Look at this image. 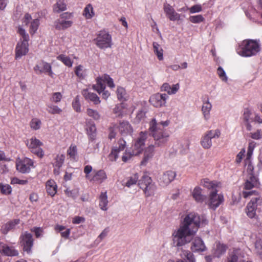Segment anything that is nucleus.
Segmentation results:
<instances>
[{"label":"nucleus","mask_w":262,"mask_h":262,"mask_svg":"<svg viewBox=\"0 0 262 262\" xmlns=\"http://www.w3.org/2000/svg\"><path fill=\"white\" fill-rule=\"evenodd\" d=\"M31 167H33V162L29 158H26L16 164L17 170L23 173L29 172Z\"/></svg>","instance_id":"obj_14"},{"label":"nucleus","mask_w":262,"mask_h":262,"mask_svg":"<svg viewBox=\"0 0 262 262\" xmlns=\"http://www.w3.org/2000/svg\"><path fill=\"white\" fill-rule=\"evenodd\" d=\"M46 190L47 193L53 196L57 192V185L54 181L52 180H48L46 183Z\"/></svg>","instance_id":"obj_27"},{"label":"nucleus","mask_w":262,"mask_h":262,"mask_svg":"<svg viewBox=\"0 0 262 262\" xmlns=\"http://www.w3.org/2000/svg\"><path fill=\"white\" fill-rule=\"evenodd\" d=\"M217 191H211L210 193L207 204L209 208L215 209L224 201V196L222 194H217Z\"/></svg>","instance_id":"obj_8"},{"label":"nucleus","mask_w":262,"mask_h":262,"mask_svg":"<svg viewBox=\"0 0 262 262\" xmlns=\"http://www.w3.org/2000/svg\"><path fill=\"white\" fill-rule=\"evenodd\" d=\"M168 96L166 94L157 93L152 95L149 98V102L156 107H162L165 105Z\"/></svg>","instance_id":"obj_9"},{"label":"nucleus","mask_w":262,"mask_h":262,"mask_svg":"<svg viewBox=\"0 0 262 262\" xmlns=\"http://www.w3.org/2000/svg\"><path fill=\"white\" fill-rule=\"evenodd\" d=\"M62 98V95L59 92H56L53 94L52 97L51 98V101L58 103L60 101Z\"/></svg>","instance_id":"obj_56"},{"label":"nucleus","mask_w":262,"mask_h":262,"mask_svg":"<svg viewBox=\"0 0 262 262\" xmlns=\"http://www.w3.org/2000/svg\"><path fill=\"white\" fill-rule=\"evenodd\" d=\"M39 25V20L38 18L34 19L31 21L30 26V33L33 35L38 29Z\"/></svg>","instance_id":"obj_42"},{"label":"nucleus","mask_w":262,"mask_h":262,"mask_svg":"<svg viewBox=\"0 0 262 262\" xmlns=\"http://www.w3.org/2000/svg\"><path fill=\"white\" fill-rule=\"evenodd\" d=\"M29 51L28 41H19L15 49V59H20L25 56Z\"/></svg>","instance_id":"obj_11"},{"label":"nucleus","mask_w":262,"mask_h":262,"mask_svg":"<svg viewBox=\"0 0 262 262\" xmlns=\"http://www.w3.org/2000/svg\"><path fill=\"white\" fill-rule=\"evenodd\" d=\"M255 249L259 255H262V239L256 240L255 244Z\"/></svg>","instance_id":"obj_60"},{"label":"nucleus","mask_w":262,"mask_h":262,"mask_svg":"<svg viewBox=\"0 0 262 262\" xmlns=\"http://www.w3.org/2000/svg\"><path fill=\"white\" fill-rule=\"evenodd\" d=\"M65 156L63 155H57L56 158V161L53 164L54 167L60 168L64 161Z\"/></svg>","instance_id":"obj_44"},{"label":"nucleus","mask_w":262,"mask_h":262,"mask_svg":"<svg viewBox=\"0 0 262 262\" xmlns=\"http://www.w3.org/2000/svg\"><path fill=\"white\" fill-rule=\"evenodd\" d=\"M207 223L208 221L204 215L200 216L196 213L191 212L185 216L180 227L173 232V246L177 248V251H181V257L186 258L187 262H195V258L190 251L183 250V246L192 240L200 227H203Z\"/></svg>","instance_id":"obj_1"},{"label":"nucleus","mask_w":262,"mask_h":262,"mask_svg":"<svg viewBox=\"0 0 262 262\" xmlns=\"http://www.w3.org/2000/svg\"><path fill=\"white\" fill-rule=\"evenodd\" d=\"M83 15L86 19H91L95 15L94 9L91 4L86 5L83 10Z\"/></svg>","instance_id":"obj_36"},{"label":"nucleus","mask_w":262,"mask_h":262,"mask_svg":"<svg viewBox=\"0 0 262 262\" xmlns=\"http://www.w3.org/2000/svg\"><path fill=\"white\" fill-rule=\"evenodd\" d=\"M40 66H41V71H40V72H42V73H47L49 76L53 77V73L50 63L41 61H40Z\"/></svg>","instance_id":"obj_34"},{"label":"nucleus","mask_w":262,"mask_h":262,"mask_svg":"<svg viewBox=\"0 0 262 262\" xmlns=\"http://www.w3.org/2000/svg\"><path fill=\"white\" fill-rule=\"evenodd\" d=\"M40 147V146H38L35 148L32 149L31 151L39 158H42L44 155V152L42 148Z\"/></svg>","instance_id":"obj_59"},{"label":"nucleus","mask_w":262,"mask_h":262,"mask_svg":"<svg viewBox=\"0 0 262 262\" xmlns=\"http://www.w3.org/2000/svg\"><path fill=\"white\" fill-rule=\"evenodd\" d=\"M11 183L12 184H19L21 185H25L28 184V181L27 180H20L17 178H13L11 179Z\"/></svg>","instance_id":"obj_58"},{"label":"nucleus","mask_w":262,"mask_h":262,"mask_svg":"<svg viewBox=\"0 0 262 262\" xmlns=\"http://www.w3.org/2000/svg\"><path fill=\"white\" fill-rule=\"evenodd\" d=\"M0 252L9 256H16L18 254V251L13 247H9L3 243H0Z\"/></svg>","instance_id":"obj_19"},{"label":"nucleus","mask_w":262,"mask_h":262,"mask_svg":"<svg viewBox=\"0 0 262 262\" xmlns=\"http://www.w3.org/2000/svg\"><path fill=\"white\" fill-rule=\"evenodd\" d=\"M117 95L119 100L123 101L127 100V96L125 90L123 88L120 87L117 89Z\"/></svg>","instance_id":"obj_40"},{"label":"nucleus","mask_w":262,"mask_h":262,"mask_svg":"<svg viewBox=\"0 0 262 262\" xmlns=\"http://www.w3.org/2000/svg\"><path fill=\"white\" fill-rule=\"evenodd\" d=\"M73 22L71 20H57L54 23V26L57 30L68 28L72 26Z\"/></svg>","instance_id":"obj_28"},{"label":"nucleus","mask_w":262,"mask_h":262,"mask_svg":"<svg viewBox=\"0 0 262 262\" xmlns=\"http://www.w3.org/2000/svg\"><path fill=\"white\" fill-rule=\"evenodd\" d=\"M250 135V137L254 140H259L262 138V132L260 129H257L254 133H251Z\"/></svg>","instance_id":"obj_54"},{"label":"nucleus","mask_w":262,"mask_h":262,"mask_svg":"<svg viewBox=\"0 0 262 262\" xmlns=\"http://www.w3.org/2000/svg\"><path fill=\"white\" fill-rule=\"evenodd\" d=\"M93 89L97 91L99 94L102 93V98L105 99H106L110 95V93L107 91L105 90V89H101V88L99 87L97 84H94L93 85Z\"/></svg>","instance_id":"obj_39"},{"label":"nucleus","mask_w":262,"mask_h":262,"mask_svg":"<svg viewBox=\"0 0 262 262\" xmlns=\"http://www.w3.org/2000/svg\"><path fill=\"white\" fill-rule=\"evenodd\" d=\"M19 222L20 220L19 219H15L6 224L5 225V229L7 232L8 231L13 229L16 225L19 223Z\"/></svg>","instance_id":"obj_46"},{"label":"nucleus","mask_w":262,"mask_h":262,"mask_svg":"<svg viewBox=\"0 0 262 262\" xmlns=\"http://www.w3.org/2000/svg\"><path fill=\"white\" fill-rule=\"evenodd\" d=\"M147 133L146 132H141L138 137L135 140L133 145V154L138 155L143 150L145 141L147 138Z\"/></svg>","instance_id":"obj_7"},{"label":"nucleus","mask_w":262,"mask_h":262,"mask_svg":"<svg viewBox=\"0 0 262 262\" xmlns=\"http://www.w3.org/2000/svg\"><path fill=\"white\" fill-rule=\"evenodd\" d=\"M217 74L220 79L225 82H227L228 78L226 75L225 71L221 67H219L217 70Z\"/></svg>","instance_id":"obj_50"},{"label":"nucleus","mask_w":262,"mask_h":262,"mask_svg":"<svg viewBox=\"0 0 262 262\" xmlns=\"http://www.w3.org/2000/svg\"><path fill=\"white\" fill-rule=\"evenodd\" d=\"M66 5L63 0H57L56 4L54 6L53 10L55 12L59 13L66 9Z\"/></svg>","instance_id":"obj_37"},{"label":"nucleus","mask_w":262,"mask_h":262,"mask_svg":"<svg viewBox=\"0 0 262 262\" xmlns=\"http://www.w3.org/2000/svg\"><path fill=\"white\" fill-rule=\"evenodd\" d=\"M118 146H114L112 148L111 152L108 156L110 160L112 161H116L118 157L119 152L124 149L126 146V142L124 140L120 139L118 141Z\"/></svg>","instance_id":"obj_12"},{"label":"nucleus","mask_w":262,"mask_h":262,"mask_svg":"<svg viewBox=\"0 0 262 262\" xmlns=\"http://www.w3.org/2000/svg\"><path fill=\"white\" fill-rule=\"evenodd\" d=\"M227 247L225 245L220 243H216L213 249V255L215 257H219L226 251Z\"/></svg>","instance_id":"obj_25"},{"label":"nucleus","mask_w":262,"mask_h":262,"mask_svg":"<svg viewBox=\"0 0 262 262\" xmlns=\"http://www.w3.org/2000/svg\"><path fill=\"white\" fill-rule=\"evenodd\" d=\"M83 66L79 65L75 68V73L76 75L79 78H83L84 75L83 73Z\"/></svg>","instance_id":"obj_51"},{"label":"nucleus","mask_w":262,"mask_h":262,"mask_svg":"<svg viewBox=\"0 0 262 262\" xmlns=\"http://www.w3.org/2000/svg\"><path fill=\"white\" fill-rule=\"evenodd\" d=\"M201 185L203 187L212 191H218L217 189L221 187V184L215 181H211L206 178L201 180Z\"/></svg>","instance_id":"obj_18"},{"label":"nucleus","mask_w":262,"mask_h":262,"mask_svg":"<svg viewBox=\"0 0 262 262\" xmlns=\"http://www.w3.org/2000/svg\"><path fill=\"white\" fill-rule=\"evenodd\" d=\"M18 33L21 35L23 40L22 41H28L29 39V35L26 33L25 30L23 29L21 27H18Z\"/></svg>","instance_id":"obj_53"},{"label":"nucleus","mask_w":262,"mask_h":262,"mask_svg":"<svg viewBox=\"0 0 262 262\" xmlns=\"http://www.w3.org/2000/svg\"><path fill=\"white\" fill-rule=\"evenodd\" d=\"M203 17L201 15L191 16L189 17V20L193 23H199L203 21Z\"/></svg>","instance_id":"obj_55"},{"label":"nucleus","mask_w":262,"mask_h":262,"mask_svg":"<svg viewBox=\"0 0 262 262\" xmlns=\"http://www.w3.org/2000/svg\"><path fill=\"white\" fill-rule=\"evenodd\" d=\"M258 185L259 183L257 178L252 173H249L244 184L245 191H249L248 190L252 188H257Z\"/></svg>","instance_id":"obj_16"},{"label":"nucleus","mask_w":262,"mask_h":262,"mask_svg":"<svg viewBox=\"0 0 262 262\" xmlns=\"http://www.w3.org/2000/svg\"><path fill=\"white\" fill-rule=\"evenodd\" d=\"M220 135V132L217 129L207 131L202 138L201 145L205 149L210 148L212 146V139L219 138Z\"/></svg>","instance_id":"obj_6"},{"label":"nucleus","mask_w":262,"mask_h":262,"mask_svg":"<svg viewBox=\"0 0 262 262\" xmlns=\"http://www.w3.org/2000/svg\"><path fill=\"white\" fill-rule=\"evenodd\" d=\"M64 191L67 196L71 197L73 199L76 198L79 194L78 188H74L72 190L67 188Z\"/></svg>","instance_id":"obj_43"},{"label":"nucleus","mask_w":262,"mask_h":262,"mask_svg":"<svg viewBox=\"0 0 262 262\" xmlns=\"http://www.w3.org/2000/svg\"><path fill=\"white\" fill-rule=\"evenodd\" d=\"M87 114L90 117L93 118L95 120H98L100 118V115L95 110L88 108L87 110Z\"/></svg>","instance_id":"obj_52"},{"label":"nucleus","mask_w":262,"mask_h":262,"mask_svg":"<svg viewBox=\"0 0 262 262\" xmlns=\"http://www.w3.org/2000/svg\"><path fill=\"white\" fill-rule=\"evenodd\" d=\"M20 239V243L23 246L24 250L29 253L31 251L33 242L32 234L25 232L22 233Z\"/></svg>","instance_id":"obj_10"},{"label":"nucleus","mask_w":262,"mask_h":262,"mask_svg":"<svg viewBox=\"0 0 262 262\" xmlns=\"http://www.w3.org/2000/svg\"><path fill=\"white\" fill-rule=\"evenodd\" d=\"M26 144L30 150L42 145V142L35 137H32L30 139L27 140Z\"/></svg>","instance_id":"obj_29"},{"label":"nucleus","mask_w":262,"mask_h":262,"mask_svg":"<svg viewBox=\"0 0 262 262\" xmlns=\"http://www.w3.org/2000/svg\"><path fill=\"white\" fill-rule=\"evenodd\" d=\"M166 15L169 19L172 21L176 20L180 18V15L177 13L174 10H172L171 12H169V13L166 14Z\"/></svg>","instance_id":"obj_57"},{"label":"nucleus","mask_w":262,"mask_h":262,"mask_svg":"<svg viewBox=\"0 0 262 262\" xmlns=\"http://www.w3.org/2000/svg\"><path fill=\"white\" fill-rule=\"evenodd\" d=\"M82 94L86 100H91L95 104H98L100 103V100L98 96L96 94L89 92L88 89L83 90L82 92Z\"/></svg>","instance_id":"obj_24"},{"label":"nucleus","mask_w":262,"mask_h":262,"mask_svg":"<svg viewBox=\"0 0 262 262\" xmlns=\"http://www.w3.org/2000/svg\"><path fill=\"white\" fill-rule=\"evenodd\" d=\"M258 209L255 205L254 204L253 202H250L247 204L246 207V213L247 215L250 218H254L255 217L256 210Z\"/></svg>","instance_id":"obj_31"},{"label":"nucleus","mask_w":262,"mask_h":262,"mask_svg":"<svg viewBox=\"0 0 262 262\" xmlns=\"http://www.w3.org/2000/svg\"><path fill=\"white\" fill-rule=\"evenodd\" d=\"M106 179V174L105 172L102 170H100L95 172V174L93 176V177L91 180L97 181L99 183H102Z\"/></svg>","instance_id":"obj_32"},{"label":"nucleus","mask_w":262,"mask_h":262,"mask_svg":"<svg viewBox=\"0 0 262 262\" xmlns=\"http://www.w3.org/2000/svg\"><path fill=\"white\" fill-rule=\"evenodd\" d=\"M74 109L77 112H80V105L78 96H76L72 103Z\"/></svg>","instance_id":"obj_62"},{"label":"nucleus","mask_w":262,"mask_h":262,"mask_svg":"<svg viewBox=\"0 0 262 262\" xmlns=\"http://www.w3.org/2000/svg\"><path fill=\"white\" fill-rule=\"evenodd\" d=\"M212 108V105L209 102L208 99L203 102L202 107V111L204 115V119L208 120L210 118V112Z\"/></svg>","instance_id":"obj_26"},{"label":"nucleus","mask_w":262,"mask_h":262,"mask_svg":"<svg viewBox=\"0 0 262 262\" xmlns=\"http://www.w3.org/2000/svg\"><path fill=\"white\" fill-rule=\"evenodd\" d=\"M1 191L3 194L7 195L11 193L12 188L8 184L6 185H2L1 184L0 186Z\"/></svg>","instance_id":"obj_48"},{"label":"nucleus","mask_w":262,"mask_h":262,"mask_svg":"<svg viewBox=\"0 0 262 262\" xmlns=\"http://www.w3.org/2000/svg\"><path fill=\"white\" fill-rule=\"evenodd\" d=\"M239 260L238 256L235 252H233L228 259V262H239Z\"/></svg>","instance_id":"obj_63"},{"label":"nucleus","mask_w":262,"mask_h":262,"mask_svg":"<svg viewBox=\"0 0 262 262\" xmlns=\"http://www.w3.org/2000/svg\"><path fill=\"white\" fill-rule=\"evenodd\" d=\"M95 40L97 46L102 49L110 48L112 45V37L105 31H100Z\"/></svg>","instance_id":"obj_5"},{"label":"nucleus","mask_w":262,"mask_h":262,"mask_svg":"<svg viewBox=\"0 0 262 262\" xmlns=\"http://www.w3.org/2000/svg\"><path fill=\"white\" fill-rule=\"evenodd\" d=\"M138 185L143 190L146 196H149L154 195L156 190V186L150 177L148 176L144 175L139 181Z\"/></svg>","instance_id":"obj_4"},{"label":"nucleus","mask_w":262,"mask_h":262,"mask_svg":"<svg viewBox=\"0 0 262 262\" xmlns=\"http://www.w3.org/2000/svg\"><path fill=\"white\" fill-rule=\"evenodd\" d=\"M57 59L61 61L66 66L71 67L72 66L73 61L70 58L64 55H60L57 57Z\"/></svg>","instance_id":"obj_41"},{"label":"nucleus","mask_w":262,"mask_h":262,"mask_svg":"<svg viewBox=\"0 0 262 262\" xmlns=\"http://www.w3.org/2000/svg\"><path fill=\"white\" fill-rule=\"evenodd\" d=\"M192 195L194 199L198 202H202L205 198V195L202 194V189L199 187H195L194 188Z\"/></svg>","instance_id":"obj_30"},{"label":"nucleus","mask_w":262,"mask_h":262,"mask_svg":"<svg viewBox=\"0 0 262 262\" xmlns=\"http://www.w3.org/2000/svg\"><path fill=\"white\" fill-rule=\"evenodd\" d=\"M154 52L157 56L159 60H162L163 59V49L157 42H154L152 43Z\"/></svg>","instance_id":"obj_35"},{"label":"nucleus","mask_w":262,"mask_h":262,"mask_svg":"<svg viewBox=\"0 0 262 262\" xmlns=\"http://www.w3.org/2000/svg\"><path fill=\"white\" fill-rule=\"evenodd\" d=\"M119 129L122 136L131 134L133 132V128L127 121H122L120 123Z\"/></svg>","instance_id":"obj_23"},{"label":"nucleus","mask_w":262,"mask_h":262,"mask_svg":"<svg viewBox=\"0 0 262 262\" xmlns=\"http://www.w3.org/2000/svg\"><path fill=\"white\" fill-rule=\"evenodd\" d=\"M180 89V85L179 83L173 84L171 86L169 83H164L163 84L161 88V91L166 92L169 95L175 94L179 89Z\"/></svg>","instance_id":"obj_22"},{"label":"nucleus","mask_w":262,"mask_h":262,"mask_svg":"<svg viewBox=\"0 0 262 262\" xmlns=\"http://www.w3.org/2000/svg\"><path fill=\"white\" fill-rule=\"evenodd\" d=\"M96 130V128L95 125H91L88 130V134L91 138V139L94 140L95 138V132Z\"/></svg>","instance_id":"obj_61"},{"label":"nucleus","mask_w":262,"mask_h":262,"mask_svg":"<svg viewBox=\"0 0 262 262\" xmlns=\"http://www.w3.org/2000/svg\"><path fill=\"white\" fill-rule=\"evenodd\" d=\"M243 47L238 53L243 56L250 57L255 55L260 51V44L254 40H246L242 43Z\"/></svg>","instance_id":"obj_3"},{"label":"nucleus","mask_w":262,"mask_h":262,"mask_svg":"<svg viewBox=\"0 0 262 262\" xmlns=\"http://www.w3.org/2000/svg\"><path fill=\"white\" fill-rule=\"evenodd\" d=\"M205 248V246L200 237H196L193 239L191 247L192 251H204Z\"/></svg>","instance_id":"obj_20"},{"label":"nucleus","mask_w":262,"mask_h":262,"mask_svg":"<svg viewBox=\"0 0 262 262\" xmlns=\"http://www.w3.org/2000/svg\"><path fill=\"white\" fill-rule=\"evenodd\" d=\"M176 176V173L172 170L167 171L163 173L159 180V184L162 186H166L171 183Z\"/></svg>","instance_id":"obj_13"},{"label":"nucleus","mask_w":262,"mask_h":262,"mask_svg":"<svg viewBox=\"0 0 262 262\" xmlns=\"http://www.w3.org/2000/svg\"><path fill=\"white\" fill-rule=\"evenodd\" d=\"M68 155L72 159H75L77 154V147L75 145H71L67 151Z\"/></svg>","instance_id":"obj_49"},{"label":"nucleus","mask_w":262,"mask_h":262,"mask_svg":"<svg viewBox=\"0 0 262 262\" xmlns=\"http://www.w3.org/2000/svg\"><path fill=\"white\" fill-rule=\"evenodd\" d=\"M30 124L31 128L34 130H37L40 127L41 121L37 118H33L31 121Z\"/></svg>","instance_id":"obj_47"},{"label":"nucleus","mask_w":262,"mask_h":262,"mask_svg":"<svg viewBox=\"0 0 262 262\" xmlns=\"http://www.w3.org/2000/svg\"><path fill=\"white\" fill-rule=\"evenodd\" d=\"M139 177L138 174H135L134 176L129 178V179L126 182L125 186L127 187H130L132 185L136 184Z\"/></svg>","instance_id":"obj_45"},{"label":"nucleus","mask_w":262,"mask_h":262,"mask_svg":"<svg viewBox=\"0 0 262 262\" xmlns=\"http://www.w3.org/2000/svg\"><path fill=\"white\" fill-rule=\"evenodd\" d=\"M257 193V192L256 190L243 191V195L245 198H248L252 195H255L254 197L251 199V201L254 203L256 207L258 209H260L261 207H262V198L258 196Z\"/></svg>","instance_id":"obj_15"},{"label":"nucleus","mask_w":262,"mask_h":262,"mask_svg":"<svg viewBox=\"0 0 262 262\" xmlns=\"http://www.w3.org/2000/svg\"><path fill=\"white\" fill-rule=\"evenodd\" d=\"M105 82H106L107 85L110 88L115 87L113 79L108 75L104 74L102 77H99L97 78L96 84L102 89H105Z\"/></svg>","instance_id":"obj_17"},{"label":"nucleus","mask_w":262,"mask_h":262,"mask_svg":"<svg viewBox=\"0 0 262 262\" xmlns=\"http://www.w3.org/2000/svg\"><path fill=\"white\" fill-rule=\"evenodd\" d=\"M155 145H149L145 150L144 157L141 161L142 165H145L146 163L150 160L154 154Z\"/></svg>","instance_id":"obj_21"},{"label":"nucleus","mask_w":262,"mask_h":262,"mask_svg":"<svg viewBox=\"0 0 262 262\" xmlns=\"http://www.w3.org/2000/svg\"><path fill=\"white\" fill-rule=\"evenodd\" d=\"M47 111L49 113L51 114H60L62 112L61 108L54 104L48 105Z\"/></svg>","instance_id":"obj_38"},{"label":"nucleus","mask_w":262,"mask_h":262,"mask_svg":"<svg viewBox=\"0 0 262 262\" xmlns=\"http://www.w3.org/2000/svg\"><path fill=\"white\" fill-rule=\"evenodd\" d=\"M100 203L99 206L101 209L103 210H106L107 209V205L108 203L107 197L106 192H102L100 195Z\"/></svg>","instance_id":"obj_33"},{"label":"nucleus","mask_w":262,"mask_h":262,"mask_svg":"<svg viewBox=\"0 0 262 262\" xmlns=\"http://www.w3.org/2000/svg\"><path fill=\"white\" fill-rule=\"evenodd\" d=\"M245 152V149H243L237 155L236 157V160H235V162L237 164H239L241 162L242 160L243 157L244 156Z\"/></svg>","instance_id":"obj_64"},{"label":"nucleus","mask_w":262,"mask_h":262,"mask_svg":"<svg viewBox=\"0 0 262 262\" xmlns=\"http://www.w3.org/2000/svg\"><path fill=\"white\" fill-rule=\"evenodd\" d=\"M155 119H152L149 123V132L155 141V145L157 147L164 146L169 140V133L160 128Z\"/></svg>","instance_id":"obj_2"}]
</instances>
